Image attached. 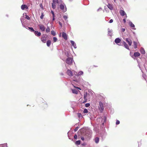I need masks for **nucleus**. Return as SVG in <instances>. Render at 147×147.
<instances>
[{
  "instance_id": "nucleus-5",
  "label": "nucleus",
  "mask_w": 147,
  "mask_h": 147,
  "mask_svg": "<svg viewBox=\"0 0 147 147\" xmlns=\"http://www.w3.org/2000/svg\"><path fill=\"white\" fill-rule=\"evenodd\" d=\"M99 110L102 112L104 110V106L103 104L101 102H99V106L98 107Z\"/></svg>"
},
{
  "instance_id": "nucleus-22",
  "label": "nucleus",
  "mask_w": 147,
  "mask_h": 147,
  "mask_svg": "<svg viewBox=\"0 0 147 147\" xmlns=\"http://www.w3.org/2000/svg\"><path fill=\"white\" fill-rule=\"evenodd\" d=\"M72 92L73 93L77 94L78 93V91L75 89H72Z\"/></svg>"
},
{
  "instance_id": "nucleus-20",
  "label": "nucleus",
  "mask_w": 147,
  "mask_h": 147,
  "mask_svg": "<svg viewBox=\"0 0 147 147\" xmlns=\"http://www.w3.org/2000/svg\"><path fill=\"white\" fill-rule=\"evenodd\" d=\"M140 51L142 54H145V50L143 48H141L140 49Z\"/></svg>"
},
{
  "instance_id": "nucleus-38",
  "label": "nucleus",
  "mask_w": 147,
  "mask_h": 147,
  "mask_svg": "<svg viewBox=\"0 0 147 147\" xmlns=\"http://www.w3.org/2000/svg\"><path fill=\"white\" fill-rule=\"evenodd\" d=\"M119 123H120L119 121L118 120H117L116 123V124L118 125V124H119Z\"/></svg>"
},
{
  "instance_id": "nucleus-53",
  "label": "nucleus",
  "mask_w": 147,
  "mask_h": 147,
  "mask_svg": "<svg viewBox=\"0 0 147 147\" xmlns=\"http://www.w3.org/2000/svg\"><path fill=\"white\" fill-rule=\"evenodd\" d=\"M75 73H76H76H76V72H75V71H74V74H75Z\"/></svg>"
},
{
  "instance_id": "nucleus-8",
  "label": "nucleus",
  "mask_w": 147,
  "mask_h": 147,
  "mask_svg": "<svg viewBox=\"0 0 147 147\" xmlns=\"http://www.w3.org/2000/svg\"><path fill=\"white\" fill-rule=\"evenodd\" d=\"M47 40V37L45 35H43L41 38V41L43 43H45Z\"/></svg>"
},
{
  "instance_id": "nucleus-29",
  "label": "nucleus",
  "mask_w": 147,
  "mask_h": 147,
  "mask_svg": "<svg viewBox=\"0 0 147 147\" xmlns=\"http://www.w3.org/2000/svg\"><path fill=\"white\" fill-rule=\"evenodd\" d=\"M51 34L53 36H55L56 34V33L53 30H52L51 31Z\"/></svg>"
},
{
  "instance_id": "nucleus-40",
  "label": "nucleus",
  "mask_w": 147,
  "mask_h": 147,
  "mask_svg": "<svg viewBox=\"0 0 147 147\" xmlns=\"http://www.w3.org/2000/svg\"><path fill=\"white\" fill-rule=\"evenodd\" d=\"M51 13L52 14L53 17L55 16L54 13V12H53V11H51Z\"/></svg>"
},
{
  "instance_id": "nucleus-12",
  "label": "nucleus",
  "mask_w": 147,
  "mask_h": 147,
  "mask_svg": "<svg viewBox=\"0 0 147 147\" xmlns=\"http://www.w3.org/2000/svg\"><path fill=\"white\" fill-rule=\"evenodd\" d=\"M34 34L35 35L37 36H39L41 35V33L40 32H38V31H34Z\"/></svg>"
},
{
  "instance_id": "nucleus-33",
  "label": "nucleus",
  "mask_w": 147,
  "mask_h": 147,
  "mask_svg": "<svg viewBox=\"0 0 147 147\" xmlns=\"http://www.w3.org/2000/svg\"><path fill=\"white\" fill-rule=\"evenodd\" d=\"M44 16V13L43 12H42L41 13V15L40 16V18L41 19H42Z\"/></svg>"
},
{
  "instance_id": "nucleus-54",
  "label": "nucleus",
  "mask_w": 147,
  "mask_h": 147,
  "mask_svg": "<svg viewBox=\"0 0 147 147\" xmlns=\"http://www.w3.org/2000/svg\"><path fill=\"white\" fill-rule=\"evenodd\" d=\"M21 22L22 23V20L21 19Z\"/></svg>"
},
{
  "instance_id": "nucleus-50",
  "label": "nucleus",
  "mask_w": 147,
  "mask_h": 147,
  "mask_svg": "<svg viewBox=\"0 0 147 147\" xmlns=\"http://www.w3.org/2000/svg\"><path fill=\"white\" fill-rule=\"evenodd\" d=\"M103 119H104L105 121H106V117L105 116L104 117Z\"/></svg>"
},
{
  "instance_id": "nucleus-57",
  "label": "nucleus",
  "mask_w": 147,
  "mask_h": 147,
  "mask_svg": "<svg viewBox=\"0 0 147 147\" xmlns=\"http://www.w3.org/2000/svg\"><path fill=\"white\" fill-rule=\"evenodd\" d=\"M105 147H106V146H105Z\"/></svg>"
},
{
  "instance_id": "nucleus-7",
  "label": "nucleus",
  "mask_w": 147,
  "mask_h": 147,
  "mask_svg": "<svg viewBox=\"0 0 147 147\" xmlns=\"http://www.w3.org/2000/svg\"><path fill=\"white\" fill-rule=\"evenodd\" d=\"M123 38L125 40L129 46H131V45L132 42V41L130 39L128 38H126L125 39L124 38Z\"/></svg>"
},
{
  "instance_id": "nucleus-11",
  "label": "nucleus",
  "mask_w": 147,
  "mask_h": 147,
  "mask_svg": "<svg viewBox=\"0 0 147 147\" xmlns=\"http://www.w3.org/2000/svg\"><path fill=\"white\" fill-rule=\"evenodd\" d=\"M108 34L109 36H112V32L113 30L112 29H110L109 28H108Z\"/></svg>"
},
{
  "instance_id": "nucleus-37",
  "label": "nucleus",
  "mask_w": 147,
  "mask_h": 147,
  "mask_svg": "<svg viewBox=\"0 0 147 147\" xmlns=\"http://www.w3.org/2000/svg\"><path fill=\"white\" fill-rule=\"evenodd\" d=\"M63 18L65 20H67L68 18L67 16H63Z\"/></svg>"
},
{
  "instance_id": "nucleus-47",
  "label": "nucleus",
  "mask_w": 147,
  "mask_h": 147,
  "mask_svg": "<svg viewBox=\"0 0 147 147\" xmlns=\"http://www.w3.org/2000/svg\"><path fill=\"white\" fill-rule=\"evenodd\" d=\"M59 25H60V26H61V27H62V24H61V23L60 22H59Z\"/></svg>"
},
{
  "instance_id": "nucleus-2",
  "label": "nucleus",
  "mask_w": 147,
  "mask_h": 147,
  "mask_svg": "<svg viewBox=\"0 0 147 147\" xmlns=\"http://www.w3.org/2000/svg\"><path fill=\"white\" fill-rule=\"evenodd\" d=\"M73 61V59L71 57H68L66 60V63L68 65H71L72 64Z\"/></svg>"
},
{
  "instance_id": "nucleus-32",
  "label": "nucleus",
  "mask_w": 147,
  "mask_h": 147,
  "mask_svg": "<svg viewBox=\"0 0 147 147\" xmlns=\"http://www.w3.org/2000/svg\"><path fill=\"white\" fill-rule=\"evenodd\" d=\"M80 140L76 141V144L77 145H79L80 144Z\"/></svg>"
},
{
  "instance_id": "nucleus-35",
  "label": "nucleus",
  "mask_w": 147,
  "mask_h": 147,
  "mask_svg": "<svg viewBox=\"0 0 147 147\" xmlns=\"http://www.w3.org/2000/svg\"><path fill=\"white\" fill-rule=\"evenodd\" d=\"M26 17L25 18L28 20H30V18L27 15H26Z\"/></svg>"
},
{
  "instance_id": "nucleus-31",
  "label": "nucleus",
  "mask_w": 147,
  "mask_h": 147,
  "mask_svg": "<svg viewBox=\"0 0 147 147\" xmlns=\"http://www.w3.org/2000/svg\"><path fill=\"white\" fill-rule=\"evenodd\" d=\"M28 28L30 30H31V31L34 32V31H35V30H34V29L32 27H29Z\"/></svg>"
},
{
  "instance_id": "nucleus-41",
  "label": "nucleus",
  "mask_w": 147,
  "mask_h": 147,
  "mask_svg": "<svg viewBox=\"0 0 147 147\" xmlns=\"http://www.w3.org/2000/svg\"><path fill=\"white\" fill-rule=\"evenodd\" d=\"M74 138L75 139H77V135L76 134L74 136Z\"/></svg>"
},
{
  "instance_id": "nucleus-3",
  "label": "nucleus",
  "mask_w": 147,
  "mask_h": 147,
  "mask_svg": "<svg viewBox=\"0 0 147 147\" xmlns=\"http://www.w3.org/2000/svg\"><path fill=\"white\" fill-rule=\"evenodd\" d=\"M90 96V94L86 92L84 93V101L83 102V103H84L86 102L87 101L88 98Z\"/></svg>"
},
{
  "instance_id": "nucleus-43",
  "label": "nucleus",
  "mask_w": 147,
  "mask_h": 147,
  "mask_svg": "<svg viewBox=\"0 0 147 147\" xmlns=\"http://www.w3.org/2000/svg\"><path fill=\"white\" fill-rule=\"evenodd\" d=\"M78 127H76L75 129H74V131H76L78 130Z\"/></svg>"
},
{
  "instance_id": "nucleus-51",
  "label": "nucleus",
  "mask_w": 147,
  "mask_h": 147,
  "mask_svg": "<svg viewBox=\"0 0 147 147\" xmlns=\"http://www.w3.org/2000/svg\"><path fill=\"white\" fill-rule=\"evenodd\" d=\"M55 20V16H54V17H53V18L52 20H53V21H54Z\"/></svg>"
},
{
  "instance_id": "nucleus-42",
  "label": "nucleus",
  "mask_w": 147,
  "mask_h": 147,
  "mask_svg": "<svg viewBox=\"0 0 147 147\" xmlns=\"http://www.w3.org/2000/svg\"><path fill=\"white\" fill-rule=\"evenodd\" d=\"M113 20L112 19H111L109 21V23H112L113 22Z\"/></svg>"
},
{
  "instance_id": "nucleus-44",
  "label": "nucleus",
  "mask_w": 147,
  "mask_h": 147,
  "mask_svg": "<svg viewBox=\"0 0 147 147\" xmlns=\"http://www.w3.org/2000/svg\"><path fill=\"white\" fill-rule=\"evenodd\" d=\"M125 30V28H122L121 29V31L123 32H124Z\"/></svg>"
},
{
  "instance_id": "nucleus-14",
  "label": "nucleus",
  "mask_w": 147,
  "mask_h": 147,
  "mask_svg": "<svg viewBox=\"0 0 147 147\" xmlns=\"http://www.w3.org/2000/svg\"><path fill=\"white\" fill-rule=\"evenodd\" d=\"M70 42L71 44V45L74 47L75 49L77 48L76 44L74 42L73 40H70Z\"/></svg>"
},
{
  "instance_id": "nucleus-46",
  "label": "nucleus",
  "mask_w": 147,
  "mask_h": 147,
  "mask_svg": "<svg viewBox=\"0 0 147 147\" xmlns=\"http://www.w3.org/2000/svg\"><path fill=\"white\" fill-rule=\"evenodd\" d=\"M126 18H124L123 20V21L124 23L126 22Z\"/></svg>"
},
{
  "instance_id": "nucleus-19",
  "label": "nucleus",
  "mask_w": 147,
  "mask_h": 147,
  "mask_svg": "<svg viewBox=\"0 0 147 147\" xmlns=\"http://www.w3.org/2000/svg\"><path fill=\"white\" fill-rule=\"evenodd\" d=\"M140 53L138 52H135L134 54V56L135 57H138L140 56Z\"/></svg>"
},
{
  "instance_id": "nucleus-16",
  "label": "nucleus",
  "mask_w": 147,
  "mask_h": 147,
  "mask_svg": "<svg viewBox=\"0 0 147 147\" xmlns=\"http://www.w3.org/2000/svg\"><path fill=\"white\" fill-rule=\"evenodd\" d=\"M107 6L111 10H112L113 9V7L112 5L109 3L107 5Z\"/></svg>"
},
{
  "instance_id": "nucleus-36",
  "label": "nucleus",
  "mask_w": 147,
  "mask_h": 147,
  "mask_svg": "<svg viewBox=\"0 0 147 147\" xmlns=\"http://www.w3.org/2000/svg\"><path fill=\"white\" fill-rule=\"evenodd\" d=\"M90 105V104L89 103H86V104H85V107H89Z\"/></svg>"
},
{
  "instance_id": "nucleus-28",
  "label": "nucleus",
  "mask_w": 147,
  "mask_h": 147,
  "mask_svg": "<svg viewBox=\"0 0 147 147\" xmlns=\"http://www.w3.org/2000/svg\"><path fill=\"white\" fill-rule=\"evenodd\" d=\"M46 31L47 32H50V28H49V27L48 26L47 28V29H46Z\"/></svg>"
},
{
  "instance_id": "nucleus-10",
  "label": "nucleus",
  "mask_w": 147,
  "mask_h": 147,
  "mask_svg": "<svg viewBox=\"0 0 147 147\" xmlns=\"http://www.w3.org/2000/svg\"><path fill=\"white\" fill-rule=\"evenodd\" d=\"M67 74L69 76H73V73L71 70L68 69L67 71Z\"/></svg>"
},
{
  "instance_id": "nucleus-27",
  "label": "nucleus",
  "mask_w": 147,
  "mask_h": 147,
  "mask_svg": "<svg viewBox=\"0 0 147 147\" xmlns=\"http://www.w3.org/2000/svg\"><path fill=\"white\" fill-rule=\"evenodd\" d=\"M124 45L125 48L126 49L128 50H129V46L127 43Z\"/></svg>"
},
{
  "instance_id": "nucleus-30",
  "label": "nucleus",
  "mask_w": 147,
  "mask_h": 147,
  "mask_svg": "<svg viewBox=\"0 0 147 147\" xmlns=\"http://www.w3.org/2000/svg\"><path fill=\"white\" fill-rule=\"evenodd\" d=\"M57 40V38L56 37H54L53 38V41L54 42H56Z\"/></svg>"
},
{
  "instance_id": "nucleus-48",
  "label": "nucleus",
  "mask_w": 147,
  "mask_h": 147,
  "mask_svg": "<svg viewBox=\"0 0 147 147\" xmlns=\"http://www.w3.org/2000/svg\"><path fill=\"white\" fill-rule=\"evenodd\" d=\"M81 139L83 141V140H84V137H81Z\"/></svg>"
},
{
  "instance_id": "nucleus-45",
  "label": "nucleus",
  "mask_w": 147,
  "mask_h": 147,
  "mask_svg": "<svg viewBox=\"0 0 147 147\" xmlns=\"http://www.w3.org/2000/svg\"><path fill=\"white\" fill-rule=\"evenodd\" d=\"M130 55L133 58H134V56L132 55V54H131V52H130Z\"/></svg>"
},
{
  "instance_id": "nucleus-23",
  "label": "nucleus",
  "mask_w": 147,
  "mask_h": 147,
  "mask_svg": "<svg viewBox=\"0 0 147 147\" xmlns=\"http://www.w3.org/2000/svg\"><path fill=\"white\" fill-rule=\"evenodd\" d=\"M51 43V42L50 40H48L47 42V45L48 47H49Z\"/></svg>"
},
{
  "instance_id": "nucleus-49",
  "label": "nucleus",
  "mask_w": 147,
  "mask_h": 147,
  "mask_svg": "<svg viewBox=\"0 0 147 147\" xmlns=\"http://www.w3.org/2000/svg\"><path fill=\"white\" fill-rule=\"evenodd\" d=\"M126 42L124 41H123V45H125V44H126Z\"/></svg>"
},
{
  "instance_id": "nucleus-55",
  "label": "nucleus",
  "mask_w": 147,
  "mask_h": 147,
  "mask_svg": "<svg viewBox=\"0 0 147 147\" xmlns=\"http://www.w3.org/2000/svg\"><path fill=\"white\" fill-rule=\"evenodd\" d=\"M115 2V0H113Z\"/></svg>"
},
{
  "instance_id": "nucleus-6",
  "label": "nucleus",
  "mask_w": 147,
  "mask_h": 147,
  "mask_svg": "<svg viewBox=\"0 0 147 147\" xmlns=\"http://www.w3.org/2000/svg\"><path fill=\"white\" fill-rule=\"evenodd\" d=\"M40 29L42 31H44L45 29V27L42 24H39L38 25Z\"/></svg>"
},
{
  "instance_id": "nucleus-26",
  "label": "nucleus",
  "mask_w": 147,
  "mask_h": 147,
  "mask_svg": "<svg viewBox=\"0 0 147 147\" xmlns=\"http://www.w3.org/2000/svg\"><path fill=\"white\" fill-rule=\"evenodd\" d=\"M0 147H7V144L6 143L0 145Z\"/></svg>"
},
{
  "instance_id": "nucleus-21",
  "label": "nucleus",
  "mask_w": 147,
  "mask_h": 147,
  "mask_svg": "<svg viewBox=\"0 0 147 147\" xmlns=\"http://www.w3.org/2000/svg\"><path fill=\"white\" fill-rule=\"evenodd\" d=\"M83 72L82 71H79L78 73L76 75V74L77 76H79L81 75H83Z\"/></svg>"
},
{
  "instance_id": "nucleus-4",
  "label": "nucleus",
  "mask_w": 147,
  "mask_h": 147,
  "mask_svg": "<svg viewBox=\"0 0 147 147\" xmlns=\"http://www.w3.org/2000/svg\"><path fill=\"white\" fill-rule=\"evenodd\" d=\"M60 8L64 12H65L67 10V9L64 3L60 5Z\"/></svg>"
},
{
  "instance_id": "nucleus-24",
  "label": "nucleus",
  "mask_w": 147,
  "mask_h": 147,
  "mask_svg": "<svg viewBox=\"0 0 147 147\" xmlns=\"http://www.w3.org/2000/svg\"><path fill=\"white\" fill-rule=\"evenodd\" d=\"M95 142L96 143H98L99 141V138L98 137H96L95 139Z\"/></svg>"
},
{
  "instance_id": "nucleus-9",
  "label": "nucleus",
  "mask_w": 147,
  "mask_h": 147,
  "mask_svg": "<svg viewBox=\"0 0 147 147\" xmlns=\"http://www.w3.org/2000/svg\"><path fill=\"white\" fill-rule=\"evenodd\" d=\"M119 13L122 16H124L125 15H126V18H127V15L126 13L124 11L122 10H121L119 11Z\"/></svg>"
},
{
  "instance_id": "nucleus-52",
  "label": "nucleus",
  "mask_w": 147,
  "mask_h": 147,
  "mask_svg": "<svg viewBox=\"0 0 147 147\" xmlns=\"http://www.w3.org/2000/svg\"><path fill=\"white\" fill-rule=\"evenodd\" d=\"M74 87H75V88H77V89H80V90H81V89H80L79 88H78V87H75V86H74Z\"/></svg>"
},
{
  "instance_id": "nucleus-17",
  "label": "nucleus",
  "mask_w": 147,
  "mask_h": 147,
  "mask_svg": "<svg viewBox=\"0 0 147 147\" xmlns=\"http://www.w3.org/2000/svg\"><path fill=\"white\" fill-rule=\"evenodd\" d=\"M21 8L22 9L24 10L25 9H28V7L26 5H22L21 6Z\"/></svg>"
},
{
  "instance_id": "nucleus-13",
  "label": "nucleus",
  "mask_w": 147,
  "mask_h": 147,
  "mask_svg": "<svg viewBox=\"0 0 147 147\" xmlns=\"http://www.w3.org/2000/svg\"><path fill=\"white\" fill-rule=\"evenodd\" d=\"M121 41V39L119 38H116L115 40V42L117 45H119L118 43L120 42Z\"/></svg>"
},
{
  "instance_id": "nucleus-34",
  "label": "nucleus",
  "mask_w": 147,
  "mask_h": 147,
  "mask_svg": "<svg viewBox=\"0 0 147 147\" xmlns=\"http://www.w3.org/2000/svg\"><path fill=\"white\" fill-rule=\"evenodd\" d=\"M88 112V110L87 109H84V111H83V112L84 113H87Z\"/></svg>"
},
{
  "instance_id": "nucleus-1",
  "label": "nucleus",
  "mask_w": 147,
  "mask_h": 147,
  "mask_svg": "<svg viewBox=\"0 0 147 147\" xmlns=\"http://www.w3.org/2000/svg\"><path fill=\"white\" fill-rule=\"evenodd\" d=\"M52 5V8L54 9L56 7L57 4L58 3V0H53Z\"/></svg>"
},
{
  "instance_id": "nucleus-18",
  "label": "nucleus",
  "mask_w": 147,
  "mask_h": 147,
  "mask_svg": "<svg viewBox=\"0 0 147 147\" xmlns=\"http://www.w3.org/2000/svg\"><path fill=\"white\" fill-rule=\"evenodd\" d=\"M129 26L131 27H133V28H134V30H135L136 29L134 28V27H135V25H134V24H133L131 22V21H129Z\"/></svg>"
},
{
  "instance_id": "nucleus-25",
  "label": "nucleus",
  "mask_w": 147,
  "mask_h": 147,
  "mask_svg": "<svg viewBox=\"0 0 147 147\" xmlns=\"http://www.w3.org/2000/svg\"><path fill=\"white\" fill-rule=\"evenodd\" d=\"M133 43L134 45V48L136 49L137 48V42L135 41L133 42Z\"/></svg>"
},
{
  "instance_id": "nucleus-56",
  "label": "nucleus",
  "mask_w": 147,
  "mask_h": 147,
  "mask_svg": "<svg viewBox=\"0 0 147 147\" xmlns=\"http://www.w3.org/2000/svg\"><path fill=\"white\" fill-rule=\"evenodd\" d=\"M105 10H106V9L105 8Z\"/></svg>"
},
{
  "instance_id": "nucleus-39",
  "label": "nucleus",
  "mask_w": 147,
  "mask_h": 147,
  "mask_svg": "<svg viewBox=\"0 0 147 147\" xmlns=\"http://www.w3.org/2000/svg\"><path fill=\"white\" fill-rule=\"evenodd\" d=\"M78 116L79 118L82 117V116L80 113H78Z\"/></svg>"
},
{
  "instance_id": "nucleus-15",
  "label": "nucleus",
  "mask_w": 147,
  "mask_h": 147,
  "mask_svg": "<svg viewBox=\"0 0 147 147\" xmlns=\"http://www.w3.org/2000/svg\"><path fill=\"white\" fill-rule=\"evenodd\" d=\"M62 37L66 40L67 39V35L66 33L64 32L62 33Z\"/></svg>"
}]
</instances>
